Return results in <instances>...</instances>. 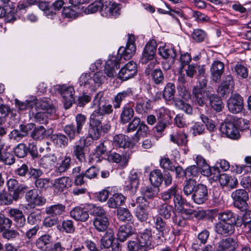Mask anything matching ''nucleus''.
I'll return each instance as SVG.
<instances>
[{"instance_id":"nucleus-1","label":"nucleus","mask_w":251,"mask_h":251,"mask_svg":"<svg viewBox=\"0 0 251 251\" xmlns=\"http://www.w3.org/2000/svg\"><path fill=\"white\" fill-rule=\"evenodd\" d=\"M157 48V43L155 40H150L144 47L142 55L140 59L143 64L149 63L145 70V73L149 75L152 70L158 64V61L155 58Z\"/></svg>"},{"instance_id":"nucleus-2","label":"nucleus","mask_w":251,"mask_h":251,"mask_svg":"<svg viewBox=\"0 0 251 251\" xmlns=\"http://www.w3.org/2000/svg\"><path fill=\"white\" fill-rule=\"evenodd\" d=\"M114 61L116 62L115 57L109 59L106 62L104 69L105 75H103L102 72H97L93 74L92 79L95 89L103 83L106 79V77H112L115 76L116 69H118L117 64L116 65V63H114Z\"/></svg>"},{"instance_id":"nucleus-3","label":"nucleus","mask_w":251,"mask_h":251,"mask_svg":"<svg viewBox=\"0 0 251 251\" xmlns=\"http://www.w3.org/2000/svg\"><path fill=\"white\" fill-rule=\"evenodd\" d=\"M135 37L132 34H128L127 41L125 48L121 47L118 50L117 56H113L110 59L115 57L117 64V69L120 68V61L122 58L125 60L130 59L135 53L136 47L135 44ZM115 61H114L115 63Z\"/></svg>"},{"instance_id":"nucleus-4","label":"nucleus","mask_w":251,"mask_h":251,"mask_svg":"<svg viewBox=\"0 0 251 251\" xmlns=\"http://www.w3.org/2000/svg\"><path fill=\"white\" fill-rule=\"evenodd\" d=\"M102 119L103 116L96 109L90 115L88 136L93 140H97L100 136Z\"/></svg>"},{"instance_id":"nucleus-5","label":"nucleus","mask_w":251,"mask_h":251,"mask_svg":"<svg viewBox=\"0 0 251 251\" xmlns=\"http://www.w3.org/2000/svg\"><path fill=\"white\" fill-rule=\"evenodd\" d=\"M92 107H96V110L103 116L104 115H110L113 111L112 104L102 97L101 93L97 94L95 96Z\"/></svg>"},{"instance_id":"nucleus-6","label":"nucleus","mask_w":251,"mask_h":251,"mask_svg":"<svg viewBox=\"0 0 251 251\" xmlns=\"http://www.w3.org/2000/svg\"><path fill=\"white\" fill-rule=\"evenodd\" d=\"M233 206L242 211L248 208L247 201L249 200L248 192L244 189H239L233 191L231 195Z\"/></svg>"},{"instance_id":"nucleus-7","label":"nucleus","mask_w":251,"mask_h":251,"mask_svg":"<svg viewBox=\"0 0 251 251\" xmlns=\"http://www.w3.org/2000/svg\"><path fill=\"white\" fill-rule=\"evenodd\" d=\"M56 89L63 98L65 108L68 109L71 107L75 100L74 87L64 84L58 85Z\"/></svg>"},{"instance_id":"nucleus-8","label":"nucleus","mask_w":251,"mask_h":251,"mask_svg":"<svg viewBox=\"0 0 251 251\" xmlns=\"http://www.w3.org/2000/svg\"><path fill=\"white\" fill-rule=\"evenodd\" d=\"M120 4L116 2L106 1L103 3L100 12L102 17L114 18L120 15Z\"/></svg>"},{"instance_id":"nucleus-9","label":"nucleus","mask_w":251,"mask_h":251,"mask_svg":"<svg viewBox=\"0 0 251 251\" xmlns=\"http://www.w3.org/2000/svg\"><path fill=\"white\" fill-rule=\"evenodd\" d=\"M9 193L14 198V201H17L20 197V195L27 190V187L23 184H19L15 179L11 178L7 182Z\"/></svg>"},{"instance_id":"nucleus-10","label":"nucleus","mask_w":251,"mask_h":251,"mask_svg":"<svg viewBox=\"0 0 251 251\" xmlns=\"http://www.w3.org/2000/svg\"><path fill=\"white\" fill-rule=\"evenodd\" d=\"M207 197L208 191L206 185L198 184L192 196L194 202L198 204H203L207 200Z\"/></svg>"},{"instance_id":"nucleus-11","label":"nucleus","mask_w":251,"mask_h":251,"mask_svg":"<svg viewBox=\"0 0 251 251\" xmlns=\"http://www.w3.org/2000/svg\"><path fill=\"white\" fill-rule=\"evenodd\" d=\"M3 6H0V18L4 17L7 23L13 22L16 20L14 5L11 2H3Z\"/></svg>"},{"instance_id":"nucleus-12","label":"nucleus","mask_w":251,"mask_h":251,"mask_svg":"<svg viewBox=\"0 0 251 251\" xmlns=\"http://www.w3.org/2000/svg\"><path fill=\"white\" fill-rule=\"evenodd\" d=\"M137 65L133 61H130L125 65L119 73V78L126 81L133 77L137 73Z\"/></svg>"},{"instance_id":"nucleus-13","label":"nucleus","mask_w":251,"mask_h":251,"mask_svg":"<svg viewBox=\"0 0 251 251\" xmlns=\"http://www.w3.org/2000/svg\"><path fill=\"white\" fill-rule=\"evenodd\" d=\"M86 140L84 137H81L73 146L72 155L79 161L84 162L85 160L84 150L86 147Z\"/></svg>"},{"instance_id":"nucleus-14","label":"nucleus","mask_w":251,"mask_h":251,"mask_svg":"<svg viewBox=\"0 0 251 251\" xmlns=\"http://www.w3.org/2000/svg\"><path fill=\"white\" fill-rule=\"evenodd\" d=\"M220 130L229 138L237 139L239 137L240 135L238 128L233 122H225L221 124Z\"/></svg>"},{"instance_id":"nucleus-15","label":"nucleus","mask_w":251,"mask_h":251,"mask_svg":"<svg viewBox=\"0 0 251 251\" xmlns=\"http://www.w3.org/2000/svg\"><path fill=\"white\" fill-rule=\"evenodd\" d=\"M152 233L151 228H147L139 232L137 239L141 245L142 249L146 251L153 248L151 242Z\"/></svg>"},{"instance_id":"nucleus-16","label":"nucleus","mask_w":251,"mask_h":251,"mask_svg":"<svg viewBox=\"0 0 251 251\" xmlns=\"http://www.w3.org/2000/svg\"><path fill=\"white\" fill-rule=\"evenodd\" d=\"M136 202L138 205L135 210V216L141 222L146 221L149 216V213L147 209L148 204L144 203V200L142 198H137Z\"/></svg>"},{"instance_id":"nucleus-17","label":"nucleus","mask_w":251,"mask_h":251,"mask_svg":"<svg viewBox=\"0 0 251 251\" xmlns=\"http://www.w3.org/2000/svg\"><path fill=\"white\" fill-rule=\"evenodd\" d=\"M228 108L233 113H238L243 109V98L237 94L233 95L228 100Z\"/></svg>"},{"instance_id":"nucleus-18","label":"nucleus","mask_w":251,"mask_h":251,"mask_svg":"<svg viewBox=\"0 0 251 251\" xmlns=\"http://www.w3.org/2000/svg\"><path fill=\"white\" fill-rule=\"evenodd\" d=\"M72 179L68 176H62L54 179L52 184L54 192L60 194L72 185Z\"/></svg>"},{"instance_id":"nucleus-19","label":"nucleus","mask_w":251,"mask_h":251,"mask_svg":"<svg viewBox=\"0 0 251 251\" xmlns=\"http://www.w3.org/2000/svg\"><path fill=\"white\" fill-rule=\"evenodd\" d=\"M218 222L237 225L239 216L230 210H226L216 214Z\"/></svg>"},{"instance_id":"nucleus-20","label":"nucleus","mask_w":251,"mask_h":251,"mask_svg":"<svg viewBox=\"0 0 251 251\" xmlns=\"http://www.w3.org/2000/svg\"><path fill=\"white\" fill-rule=\"evenodd\" d=\"M232 224L218 222L214 226L215 231L218 234L225 236H230L235 231V226Z\"/></svg>"},{"instance_id":"nucleus-21","label":"nucleus","mask_w":251,"mask_h":251,"mask_svg":"<svg viewBox=\"0 0 251 251\" xmlns=\"http://www.w3.org/2000/svg\"><path fill=\"white\" fill-rule=\"evenodd\" d=\"M234 85L233 77L231 75L225 76L222 82L218 88V93L222 96L225 97L230 93L231 89Z\"/></svg>"},{"instance_id":"nucleus-22","label":"nucleus","mask_w":251,"mask_h":251,"mask_svg":"<svg viewBox=\"0 0 251 251\" xmlns=\"http://www.w3.org/2000/svg\"><path fill=\"white\" fill-rule=\"evenodd\" d=\"M154 227L159 235V238L165 237L169 234L171 226L167 225L161 217L157 216L154 217Z\"/></svg>"},{"instance_id":"nucleus-23","label":"nucleus","mask_w":251,"mask_h":251,"mask_svg":"<svg viewBox=\"0 0 251 251\" xmlns=\"http://www.w3.org/2000/svg\"><path fill=\"white\" fill-rule=\"evenodd\" d=\"M8 213L13 219L16 227H23L25 226V218L22 211L18 208H11L8 210Z\"/></svg>"},{"instance_id":"nucleus-24","label":"nucleus","mask_w":251,"mask_h":251,"mask_svg":"<svg viewBox=\"0 0 251 251\" xmlns=\"http://www.w3.org/2000/svg\"><path fill=\"white\" fill-rule=\"evenodd\" d=\"M225 65L219 60L213 62L210 68L211 79L215 82L220 81L221 76L224 73Z\"/></svg>"},{"instance_id":"nucleus-25","label":"nucleus","mask_w":251,"mask_h":251,"mask_svg":"<svg viewBox=\"0 0 251 251\" xmlns=\"http://www.w3.org/2000/svg\"><path fill=\"white\" fill-rule=\"evenodd\" d=\"M26 201L31 205H42L46 202V199L38 194L36 189L28 191L25 194Z\"/></svg>"},{"instance_id":"nucleus-26","label":"nucleus","mask_w":251,"mask_h":251,"mask_svg":"<svg viewBox=\"0 0 251 251\" xmlns=\"http://www.w3.org/2000/svg\"><path fill=\"white\" fill-rule=\"evenodd\" d=\"M170 140L178 146L186 147L188 143V136L182 131H174L170 135Z\"/></svg>"},{"instance_id":"nucleus-27","label":"nucleus","mask_w":251,"mask_h":251,"mask_svg":"<svg viewBox=\"0 0 251 251\" xmlns=\"http://www.w3.org/2000/svg\"><path fill=\"white\" fill-rule=\"evenodd\" d=\"M70 216L77 221L85 222L89 218V214L86 209L77 206L70 212Z\"/></svg>"},{"instance_id":"nucleus-28","label":"nucleus","mask_w":251,"mask_h":251,"mask_svg":"<svg viewBox=\"0 0 251 251\" xmlns=\"http://www.w3.org/2000/svg\"><path fill=\"white\" fill-rule=\"evenodd\" d=\"M139 183V174L136 172H131L129 176V180L126 182L125 189L134 194L136 192Z\"/></svg>"},{"instance_id":"nucleus-29","label":"nucleus","mask_w":251,"mask_h":251,"mask_svg":"<svg viewBox=\"0 0 251 251\" xmlns=\"http://www.w3.org/2000/svg\"><path fill=\"white\" fill-rule=\"evenodd\" d=\"M112 145L116 148H126L130 146L131 142L128 137L120 134L114 136Z\"/></svg>"},{"instance_id":"nucleus-30","label":"nucleus","mask_w":251,"mask_h":251,"mask_svg":"<svg viewBox=\"0 0 251 251\" xmlns=\"http://www.w3.org/2000/svg\"><path fill=\"white\" fill-rule=\"evenodd\" d=\"M151 100L146 98H139L136 103L135 111L140 114L147 113L151 109Z\"/></svg>"},{"instance_id":"nucleus-31","label":"nucleus","mask_w":251,"mask_h":251,"mask_svg":"<svg viewBox=\"0 0 251 251\" xmlns=\"http://www.w3.org/2000/svg\"><path fill=\"white\" fill-rule=\"evenodd\" d=\"M72 240L69 237L64 238L60 241L55 243L50 251H69L72 248Z\"/></svg>"},{"instance_id":"nucleus-32","label":"nucleus","mask_w":251,"mask_h":251,"mask_svg":"<svg viewBox=\"0 0 251 251\" xmlns=\"http://www.w3.org/2000/svg\"><path fill=\"white\" fill-rule=\"evenodd\" d=\"M126 198L121 193H114L108 200L107 205L110 208L116 209L125 203Z\"/></svg>"},{"instance_id":"nucleus-33","label":"nucleus","mask_w":251,"mask_h":251,"mask_svg":"<svg viewBox=\"0 0 251 251\" xmlns=\"http://www.w3.org/2000/svg\"><path fill=\"white\" fill-rule=\"evenodd\" d=\"M133 95L132 90L128 88L125 90L118 93L115 96L113 100V106L115 109L119 108L121 106V102L126 98L131 97Z\"/></svg>"},{"instance_id":"nucleus-34","label":"nucleus","mask_w":251,"mask_h":251,"mask_svg":"<svg viewBox=\"0 0 251 251\" xmlns=\"http://www.w3.org/2000/svg\"><path fill=\"white\" fill-rule=\"evenodd\" d=\"M237 245V242L232 238H227L220 241L218 243L216 251H226L234 249Z\"/></svg>"},{"instance_id":"nucleus-35","label":"nucleus","mask_w":251,"mask_h":251,"mask_svg":"<svg viewBox=\"0 0 251 251\" xmlns=\"http://www.w3.org/2000/svg\"><path fill=\"white\" fill-rule=\"evenodd\" d=\"M134 233V229L131 225L128 224L122 225L120 227L117 233L118 239L121 242H124L127 237Z\"/></svg>"},{"instance_id":"nucleus-36","label":"nucleus","mask_w":251,"mask_h":251,"mask_svg":"<svg viewBox=\"0 0 251 251\" xmlns=\"http://www.w3.org/2000/svg\"><path fill=\"white\" fill-rule=\"evenodd\" d=\"M16 104L18 105L19 109L20 110H24L26 108H30L33 114L34 113V111L37 112L38 110V101L34 97L30 100H26L25 102H20L18 100H16Z\"/></svg>"},{"instance_id":"nucleus-37","label":"nucleus","mask_w":251,"mask_h":251,"mask_svg":"<svg viewBox=\"0 0 251 251\" xmlns=\"http://www.w3.org/2000/svg\"><path fill=\"white\" fill-rule=\"evenodd\" d=\"M57 161V157L54 153H49L43 156L39 161L40 166L50 169Z\"/></svg>"},{"instance_id":"nucleus-38","label":"nucleus","mask_w":251,"mask_h":251,"mask_svg":"<svg viewBox=\"0 0 251 251\" xmlns=\"http://www.w3.org/2000/svg\"><path fill=\"white\" fill-rule=\"evenodd\" d=\"M158 54L163 58H172L173 61L176 56V52L174 48L171 46L164 45L160 46L158 49Z\"/></svg>"},{"instance_id":"nucleus-39","label":"nucleus","mask_w":251,"mask_h":251,"mask_svg":"<svg viewBox=\"0 0 251 251\" xmlns=\"http://www.w3.org/2000/svg\"><path fill=\"white\" fill-rule=\"evenodd\" d=\"M134 112L131 106L128 104H125L122 108L120 114V121L123 124L129 122L134 116Z\"/></svg>"},{"instance_id":"nucleus-40","label":"nucleus","mask_w":251,"mask_h":251,"mask_svg":"<svg viewBox=\"0 0 251 251\" xmlns=\"http://www.w3.org/2000/svg\"><path fill=\"white\" fill-rule=\"evenodd\" d=\"M66 206L61 203H57L47 207L45 212L47 214L52 217L60 216L63 214L65 211Z\"/></svg>"},{"instance_id":"nucleus-41","label":"nucleus","mask_w":251,"mask_h":251,"mask_svg":"<svg viewBox=\"0 0 251 251\" xmlns=\"http://www.w3.org/2000/svg\"><path fill=\"white\" fill-rule=\"evenodd\" d=\"M193 94L195 97V100L199 106H203L207 98L210 95H207L205 92L198 87H194L193 90Z\"/></svg>"},{"instance_id":"nucleus-42","label":"nucleus","mask_w":251,"mask_h":251,"mask_svg":"<svg viewBox=\"0 0 251 251\" xmlns=\"http://www.w3.org/2000/svg\"><path fill=\"white\" fill-rule=\"evenodd\" d=\"M219 180L222 186L230 188L236 187L238 184L237 178L232 177L226 174H221L219 176Z\"/></svg>"},{"instance_id":"nucleus-43","label":"nucleus","mask_w":251,"mask_h":251,"mask_svg":"<svg viewBox=\"0 0 251 251\" xmlns=\"http://www.w3.org/2000/svg\"><path fill=\"white\" fill-rule=\"evenodd\" d=\"M159 192V188L156 187H144L141 189V193L142 196L138 198H142L144 200V203L149 204L146 199H151L153 198Z\"/></svg>"},{"instance_id":"nucleus-44","label":"nucleus","mask_w":251,"mask_h":251,"mask_svg":"<svg viewBox=\"0 0 251 251\" xmlns=\"http://www.w3.org/2000/svg\"><path fill=\"white\" fill-rule=\"evenodd\" d=\"M109 224L106 216L100 218H94L93 225L95 229L99 232H104L106 230Z\"/></svg>"},{"instance_id":"nucleus-45","label":"nucleus","mask_w":251,"mask_h":251,"mask_svg":"<svg viewBox=\"0 0 251 251\" xmlns=\"http://www.w3.org/2000/svg\"><path fill=\"white\" fill-rule=\"evenodd\" d=\"M51 138L53 144L58 147L64 148L68 145L69 139L63 134H54Z\"/></svg>"},{"instance_id":"nucleus-46","label":"nucleus","mask_w":251,"mask_h":251,"mask_svg":"<svg viewBox=\"0 0 251 251\" xmlns=\"http://www.w3.org/2000/svg\"><path fill=\"white\" fill-rule=\"evenodd\" d=\"M150 180L153 186L158 188L163 181V176L161 171L159 169H155L151 172L150 175Z\"/></svg>"},{"instance_id":"nucleus-47","label":"nucleus","mask_w":251,"mask_h":251,"mask_svg":"<svg viewBox=\"0 0 251 251\" xmlns=\"http://www.w3.org/2000/svg\"><path fill=\"white\" fill-rule=\"evenodd\" d=\"M51 236L49 234H44L36 241V247L42 251H46L50 243Z\"/></svg>"},{"instance_id":"nucleus-48","label":"nucleus","mask_w":251,"mask_h":251,"mask_svg":"<svg viewBox=\"0 0 251 251\" xmlns=\"http://www.w3.org/2000/svg\"><path fill=\"white\" fill-rule=\"evenodd\" d=\"M78 83L80 86H83L87 89H95L92 76L89 74H82L79 78Z\"/></svg>"},{"instance_id":"nucleus-49","label":"nucleus","mask_w":251,"mask_h":251,"mask_svg":"<svg viewBox=\"0 0 251 251\" xmlns=\"http://www.w3.org/2000/svg\"><path fill=\"white\" fill-rule=\"evenodd\" d=\"M64 131L70 141L73 140L81 132L74 125L70 124L65 126Z\"/></svg>"},{"instance_id":"nucleus-50","label":"nucleus","mask_w":251,"mask_h":251,"mask_svg":"<svg viewBox=\"0 0 251 251\" xmlns=\"http://www.w3.org/2000/svg\"><path fill=\"white\" fill-rule=\"evenodd\" d=\"M191 37L195 42L201 43L207 38V33L202 29L196 28L191 33Z\"/></svg>"},{"instance_id":"nucleus-51","label":"nucleus","mask_w":251,"mask_h":251,"mask_svg":"<svg viewBox=\"0 0 251 251\" xmlns=\"http://www.w3.org/2000/svg\"><path fill=\"white\" fill-rule=\"evenodd\" d=\"M0 162H2L4 165H11L15 162L14 156L5 150L0 151Z\"/></svg>"},{"instance_id":"nucleus-52","label":"nucleus","mask_w":251,"mask_h":251,"mask_svg":"<svg viewBox=\"0 0 251 251\" xmlns=\"http://www.w3.org/2000/svg\"><path fill=\"white\" fill-rule=\"evenodd\" d=\"M71 165V157L70 155L66 154L62 158L61 163L56 168L57 173H62L65 172L70 168Z\"/></svg>"},{"instance_id":"nucleus-53","label":"nucleus","mask_w":251,"mask_h":251,"mask_svg":"<svg viewBox=\"0 0 251 251\" xmlns=\"http://www.w3.org/2000/svg\"><path fill=\"white\" fill-rule=\"evenodd\" d=\"M173 211V207L167 203L160 205L158 207L159 214L166 219H169Z\"/></svg>"},{"instance_id":"nucleus-54","label":"nucleus","mask_w":251,"mask_h":251,"mask_svg":"<svg viewBox=\"0 0 251 251\" xmlns=\"http://www.w3.org/2000/svg\"><path fill=\"white\" fill-rule=\"evenodd\" d=\"M208 97L211 107L216 111H221L223 102L220 98L214 94H211Z\"/></svg>"},{"instance_id":"nucleus-55","label":"nucleus","mask_w":251,"mask_h":251,"mask_svg":"<svg viewBox=\"0 0 251 251\" xmlns=\"http://www.w3.org/2000/svg\"><path fill=\"white\" fill-rule=\"evenodd\" d=\"M113 241V233L112 231H107L101 239L100 246L108 249L112 246Z\"/></svg>"},{"instance_id":"nucleus-56","label":"nucleus","mask_w":251,"mask_h":251,"mask_svg":"<svg viewBox=\"0 0 251 251\" xmlns=\"http://www.w3.org/2000/svg\"><path fill=\"white\" fill-rule=\"evenodd\" d=\"M175 92V86L174 84L168 83L164 88L163 98L166 100H170L174 97Z\"/></svg>"},{"instance_id":"nucleus-57","label":"nucleus","mask_w":251,"mask_h":251,"mask_svg":"<svg viewBox=\"0 0 251 251\" xmlns=\"http://www.w3.org/2000/svg\"><path fill=\"white\" fill-rule=\"evenodd\" d=\"M176 106L188 115L193 114V108L190 104L185 102L183 100L177 99L175 100Z\"/></svg>"},{"instance_id":"nucleus-58","label":"nucleus","mask_w":251,"mask_h":251,"mask_svg":"<svg viewBox=\"0 0 251 251\" xmlns=\"http://www.w3.org/2000/svg\"><path fill=\"white\" fill-rule=\"evenodd\" d=\"M108 158L111 161L116 163L122 162L124 164H126L128 160V158L126 156L122 155L115 152L110 153Z\"/></svg>"},{"instance_id":"nucleus-59","label":"nucleus","mask_w":251,"mask_h":251,"mask_svg":"<svg viewBox=\"0 0 251 251\" xmlns=\"http://www.w3.org/2000/svg\"><path fill=\"white\" fill-rule=\"evenodd\" d=\"M117 217L120 221L124 222H129L132 218L129 210L124 208H120L117 210Z\"/></svg>"},{"instance_id":"nucleus-60","label":"nucleus","mask_w":251,"mask_h":251,"mask_svg":"<svg viewBox=\"0 0 251 251\" xmlns=\"http://www.w3.org/2000/svg\"><path fill=\"white\" fill-rule=\"evenodd\" d=\"M178 191L179 189L177 186L173 185L170 189L161 194V198L164 201H168L172 197L174 198Z\"/></svg>"},{"instance_id":"nucleus-61","label":"nucleus","mask_w":251,"mask_h":251,"mask_svg":"<svg viewBox=\"0 0 251 251\" xmlns=\"http://www.w3.org/2000/svg\"><path fill=\"white\" fill-rule=\"evenodd\" d=\"M151 78L155 84L159 85L163 83L164 74L159 68L154 69L151 73Z\"/></svg>"},{"instance_id":"nucleus-62","label":"nucleus","mask_w":251,"mask_h":251,"mask_svg":"<svg viewBox=\"0 0 251 251\" xmlns=\"http://www.w3.org/2000/svg\"><path fill=\"white\" fill-rule=\"evenodd\" d=\"M38 108L39 106L43 110H45L47 115L49 117L55 115L56 114V108L52 105L49 104L48 102L44 101H38Z\"/></svg>"},{"instance_id":"nucleus-63","label":"nucleus","mask_w":251,"mask_h":251,"mask_svg":"<svg viewBox=\"0 0 251 251\" xmlns=\"http://www.w3.org/2000/svg\"><path fill=\"white\" fill-rule=\"evenodd\" d=\"M196 182L192 179H189L187 180L183 187V192L185 195L188 196L193 194L194 189L196 187Z\"/></svg>"},{"instance_id":"nucleus-64","label":"nucleus","mask_w":251,"mask_h":251,"mask_svg":"<svg viewBox=\"0 0 251 251\" xmlns=\"http://www.w3.org/2000/svg\"><path fill=\"white\" fill-rule=\"evenodd\" d=\"M90 214L95 218H100L106 215V212L101 206L93 205L89 209Z\"/></svg>"}]
</instances>
